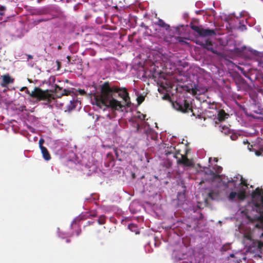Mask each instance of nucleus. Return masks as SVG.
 <instances>
[{
    "instance_id": "obj_1",
    "label": "nucleus",
    "mask_w": 263,
    "mask_h": 263,
    "mask_svg": "<svg viewBox=\"0 0 263 263\" xmlns=\"http://www.w3.org/2000/svg\"><path fill=\"white\" fill-rule=\"evenodd\" d=\"M120 97L128 105L129 97L126 90L111 87L104 83L101 87V95L93 102V107L100 114L104 119L112 120L109 123V133L116 135L120 130L119 120L127 112L126 107L118 101Z\"/></svg>"
},
{
    "instance_id": "obj_2",
    "label": "nucleus",
    "mask_w": 263,
    "mask_h": 263,
    "mask_svg": "<svg viewBox=\"0 0 263 263\" xmlns=\"http://www.w3.org/2000/svg\"><path fill=\"white\" fill-rule=\"evenodd\" d=\"M220 187L208 193V197L213 200L228 199L231 202L242 201L247 196L248 184L242 176L237 174L233 178L219 176Z\"/></svg>"
},
{
    "instance_id": "obj_3",
    "label": "nucleus",
    "mask_w": 263,
    "mask_h": 263,
    "mask_svg": "<svg viewBox=\"0 0 263 263\" xmlns=\"http://www.w3.org/2000/svg\"><path fill=\"white\" fill-rule=\"evenodd\" d=\"M237 219L239 216L241 224L256 221L254 225L258 231L260 238H263V188H257L252 193V200L244 207H241L236 215Z\"/></svg>"
},
{
    "instance_id": "obj_4",
    "label": "nucleus",
    "mask_w": 263,
    "mask_h": 263,
    "mask_svg": "<svg viewBox=\"0 0 263 263\" xmlns=\"http://www.w3.org/2000/svg\"><path fill=\"white\" fill-rule=\"evenodd\" d=\"M145 115L138 112L130 120V121L132 122L133 125L136 127L137 132H142V129H143V132L147 134L151 130V129L148 123L145 121Z\"/></svg>"
},
{
    "instance_id": "obj_5",
    "label": "nucleus",
    "mask_w": 263,
    "mask_h": 263,
    "mask_svg": "<svg viewBox=\"0 0 263 263\" xmlns=\"http://www.w3.org/2000/svg\"><path fill=\"white\" fill-rule=\"evenodd\" d=\"M180 154L179 151H177L175 146L168 147L167 150L165 151V156L167 157L172 156L177 159V162L179 164H183L185 166H191L193 165L192 162L183 155L180 154V157H178V155Z\"/></svg>"
},
{
    "instance_id": "obj_6",
    "label": "nucleus",
    "mask_w": 263,
    "mask_h": 263,
    "mask_svg": "<svg viewBox=\"0 0 263 263\" xmlns=\"http://www.w3.org/2000/svg\"><path fill=\"white\" fill-rule=\"evenodd\" d=\"M244 243L246 247H248L253 252L262 254L263 241L254 240L249 235H246L244 238Z\"/></svg>"
},
{
    "instance_id": "obj_7",
    "label": "nucleus",
    "mask_w": 263,
    "mask_h": 263,
    "mask_svg": "<svg viewBox=\"0 0 263 263\" xmlns=\"http://www.w3.org/2000/svg\"><path fill=\"white\" fill-rule=\"evenodd\" d=\"M27 93L29 95L28 99L30 104H36L37 102L45 98V93L40 88L35 87L33 91L30 92L27 90Z\"/></svg>"
},
{
    "instance_id": "obj_8",
    "label": "nucleus",
    "mask_w": 263,
    "mask_h": 263,
    "mask_svg": "<svg viewBox=\"0 0 263 263\" xmlns=\"http://www.w3.org/2000/svg\"><path fill=\"white\" fill-rule=\"evenodd\" d=\"M191 29L202 37L211 36L215 35V32L213 29H204L201 26H198L191 24Z\"/></svg>"
},
{
    "instance_id": "obj_9",
    "label": "nucleus",
    "mask_w": 263,
    "mask_h": 263,
    "mask_svg": "<svg viewBox=\"0 0 263 263\" xmlns=\"http://www.w3.org/2000/svg\"><path fill=\"white\" fill-rule=\"evenodd\" d=\"M198 44L201 46L203 48L211 51L212 53L220 55L221 52L217 50L216 46L209 40L204 41H198Z\"/></svg>"
},
{
    "instance_id": "obj_10",
    "label": "nucleus",
    "mask_w": 263,
    "mask_h": 263,
    "mask_svg": "<svg viewBox=\"0 0 263 263\" xmlns=\"http://www.w3.org/2000/svg\"><path fill=\"white\" fill-rule=\"evenodd\" d=\"M97 215V212L96 211H92L89 213H82L78 216L76 217L71 222V226H72L74 223L77 221H80L82 219H85L89 218L90 217H96Z\"/></svg>"
},
{
    "instance_id": "obj_11",
    "label": "nucleus",
    "mask_w": 263,
    "mask_h": 263,
    "mask_svg": "<svg viewBox=\"0 0 263 263\" xmlns=\"http://www.w3.org/2000/svg\"><path fill=\"white\" fill-rule=\"evenodd\" d=\"M212 158H209V162L210 164L209 165V167H206V166H201V165L199 164L198 166L200 167V171L201 172H203L205 175H210L212 177H215V173L214 171L211 168V165H213V163L212 162Z\"/></svg>"
},
{
    "instance_id": "obj_12",
    "label": "nucleus",
    "mask_w": 263,
    "mask_h": 263,
    "mask_svg": "<svg viewBox=\"0 0 263 263\" xmlns=\"http://www.w3.org/2000/svg\"><path fill=\"white\" fill-rule=\"evenodd\" d=\"M173 106L176 110H179L182 112H188L189 110H190L189 104L185 102L182 104H179L177 102L175 104H173Z\"/></svg>"
},
{
    "instance_id": "obj_13",
    "label": "nucleus",
    "mask_w": 263,
    "mask_h": 263,
    "mask_svg": "<svg viewBox=\"0 0 263 263\" xmlns=\"http://www.w3.org/2000/svg\"><path fill=\"white\" fill-rule=\"evenodd\" d=\"M81 102L78 98H73L70 101V104L67 106L68 111H70L77 107L80 108Z\"/></svg>"
},
{
    "instance_id": "obj_14",
    "label": "nucleus",
    "mask_w": 263,
    "mask_h": 263,
    "mask_svg": "<svg viewBox=\"0 0 263 263\" xmlns=\"http://www.w3.org/2000/svg\"><path fill=\"white\" fill-rule=\"evenodd\" d=\"M81 102L78 98H73L70 101V104L67 106L68 111H70L77 107L80 108Z\"/></svg>"
},
{
    "instance_id": "obj_15",
    "label": "nucleus",
    "mask_w": 263,
    "mask_h": 263,
    "mask_svg": "<svg viewBox=\"0 0 263 263\" xmlns=\"http://www.w3.org/2000/svg\"><path fill=\"white\" fill-rule=\"evenodd\" d=\"M230 257L234 258V262L238 263L241 261L242 259H245L246 258L240 251L236 252L235 253H233L230 254Z\"/></svg>"
},
{
    "instance_id": "obj_16",
    "label": "nucleus",
    "mask_w": 263,
    "mask_h": 263,
    "mask_svg": "<svg viewBox=\"0 0 263 263\" xmlns=\"http://www.w3.org/2000/svg\"><path fill=\"white\" fill-rule=\"evenodd\" d=\"M3 82L1 85L2 87H6L7 85L13 83L14 79H12L8 74L2 76Z\"/></svg>"
},
{
    "instance_id": "obj_17",
    "label": "nucleus",
    "mask_w": 263,
    "mask_h": 263,
    "mask_svg": "<svg viewBox=\"0 0 263 263\" xmlns=\"http://www.w3.org/2000/svg\"><path fill=\"white\" fill-rule=\"evenodd\" d=\"M40 149L44 159L46 161L49 160L51 157L47 149L45 147H42V148Z\"/></svg>"
},
{
    "instance_id": "obj_18",
    "label": "nucleus",
    "mask_w": 263,
    "mask_h": 263,
    "mask_svg": "<svg viewBox=\"0 0 263 263\" xmlns=\"http://www.w3.org/2000/svg\"><path fill=\"white\" fill-rule=\"evenodd\" d=\"M229 115L225 113V112L223 110H220L218 112L217 114V119L219 121H221L224 120L226 118H228Z\"/></svg>"
},
{
    "instance_id": "obj_19",
    "label": "nucleus",
    "mask_w": 263,
    "mask_h": 263,
    "mask_svg": "<svg viewBox=\"0 0 263 263\" xmlns=\"http://www.w3.org/2000/svg\"><path fill=\"white\" fill-rule=\"evenodd\" d=\"M157 24L162 28H164L166 30H168L170 29V26L166 24L162 20L159 19Z\"/></svg>"
},
{
    "instance_id": "obj_20",
    "label": "nucleus",
    "mask_w": 263,
    "mask_h": 263,
    "mask_svg": "<svg viewBox=\"0 0 263 263\" xmlns=\"http://www.w3.org/2000/svg\"><path fill=\"white\" fill-rule=\"evenodd\" d=\"M57 233H58V236L62 239L67 238L68 237H71L73 235V233L70 234L69 233H64L63 234H61V232L60 231V229L59 228L57 229Z\"/></svg>"
},
{
    "instance_id": "obj_21",
    "label": "nucleus",
    "mask_w": 263,
    "mask_h": 263,
    "mask_svg": "<svg viewBox=\"0 0 263 263\" xmlns=\"http://www.w3.org/2000/svg\"><path fill=\"white\" fill-rule=\"evenodd\" d=\"M219 130L221 131V133H223L226 135L231 134L230 129L227 126H220Z\"/></svg>"
},
{
    "instance_id": "obj_22",
    "label": "nucleus",
    "mask_w": 263,
    "mask_h": 263,
    "mask_svg": "<svg viewBox=\"0 0 263 263\" xmlns=\"http://www.w3.org/2000/svg\"><path fill=\"white\" fill-rule=\"evenodd\" d=\"M212 168L214 171L215 176H216L215 174L218 175L219 173H220L222 171V167L221 166L216 164L214 165V166H212Z\"/></svg>"
},
{
    "instance_id": "obj_23",
    "label": "nucleus",
    "mask_w": 263,
    "mask_h": 263,
    "mask_svg": "<svg viewBox=\"0 0 263 263\" xmlns=\"http://www.w3.org/2000/svg\"><path fill=\"white\" fill-rule=\"evenodd\" d=\"M128 228L131 231L135 232L136 234L139 233L136 224L130 223L128 224Z\"/></svg>"
},
{
    "instance_id": "obj_24",
    "label": "nucleus",
    "mask_w": 263,
    "mask_h": 263,
    "mask_svg": "<svg viewBox=\"0 0 263 263\" xmlns=\"http://www.w3.org/2000/svg\"><path fill=\"white\" fill-rule=\"evenodd\" d=\"M105 219L106 217L104 215H101L98 219V223L99 224H103L105 223Z\"/></svg>"
},
{
    "instance_id": "obj_25",
    "label": "nucleus",
    "mask_w": 263,
    "mask_h": 263,
    "mask_svg": "<svg viewBox=\"0 0 263 263\" xmlns=\"http://www.w3.org/2000/svg\"><path fill=\"white\" fill-rule=\"evenodd\" d=\"M48 10L46 8H41L38 9L37 13L39 14H44L48 13Z\"/></svg>"
},
{
    "instance_id": "obj_26",
    "label": "nucleus",
    "mask_w": 263,
    "mask_h": 263,
    "mask_svg": "<svg viewBox=\"0 0 263 263\" xmlns=\"http://www.w3.org/2000/svg\"><path fill=\"white\" fill-rule=\"evenodd\" d=\"M164 166L166 167V168H170L173 164L172 162L169 159H167L166 161H164Z\"/></svg>"
},
{
    "instance_id": "obj_27",
    "label": "nucleus",
    "mask_w": 263,
    "mask_h": 263,
    "mask_svg": "<svg viewBox=\"0 0 263 263\" xmlns=\"http://www.w3.org/2000/svg\"><path fill=\"white\" fill-rule=\"evenodd\" d=\"M7 10L6 7L5 6H0V16H4Z\"/></svg>"
},
{
    "instance_id": "obj_28",
    "label": "nucleus",
    "mask_w": 263,
    "mask_h": 263,
    "mask_svg": "<svg viewBox=\"0 0 263 263\" xmlns=\"http://www.w3.org/2000/svg\"><path fill=\"white\" fill-rule=\"evenodd\" d=\"M78 221H77L76 223H74L72 226L70 225V227L72 228L73 226L74 227H78V229L76 230V235L77 236H79L81 233V229L80 228V226H77V223L78 222Z\"/></svg>"
},
{
    "instance_id": "obj_29",
    "label": "nucleus",
    "mask_w": 263,
    "mask_h": 263,
    "mask_svg": "<svg viewBox=\"0 0 263 263\" xmlns=\"http://www.w3.org/2000/svg\"><path fill=\"white\" fill-rule=\"evenodd\" d=\"M21 110L22 111H30L33 112L34 111V107L27 108L26 106H23L21 107Z\"/></svg>"
},
{
    "instance_id": "obj_30",
    "label": "nucleus",
    "mask_w": 263,
    "mask_h": 263,
    "mask_svg": "<svg viewBox=\"0 0 263 263\" xmlns=\"http://www.w3.org/2000/svg\"><path fill=\"white\" fill-rule=\"evenodd\" d=\"M230 138L232 140H236L238 137V135L235 133H231L230 135Z\"/></svg>"
},
{
    "instance_id": "obj_31",
    "label": "nucleus",
    "mask_w": 263,
    "mask_h": 263,
    "mask_svg": "<svg viewBox=\"0 0 263 263\" xmlns=\"http://www.w3.org/2000/svg\"><path fill=\"white\" fill-rule=\"evenodd\" d=\"M85 167L86 168H88V169H89V171H92V172H93L95 171L96 170V166L94 165H89V164H86L85 166Z\"/></svg>"
},
{
    "instance_id": "obj_32",
    "label": "nucleus",
    "mask_w": 263,
    "mask_h": 263,
    "mask_svg": "<svg viewBox=\"0 0 263 263\" xmlns=\"http://www.w3.org/2000/svg\"><path fill=\"white\" fill-rule=\"evenodd\" d=\"M248 15L249 16V14L247 12L243 11L239 13V16H236V17L237 18H238L239 17H245V16H247Z\"/></svg>"
},
{
    "instance_id": "obj_33",
    "label": "nucleus",
    "mask_w": 263,
    "mask_h": 263,
    "mask_svg": "<svg viewBox=\"0 0 263 263\" xmlns=\"http://www.w3.org/2000/svg\"><path fill=\"white\" fill-rule=\"evenodd\" d=\"M6 21L0 22V30H3L6 28Z\"/></svg>"
},
{
    "instance_id": "obj_34",
    "label": "nucleus",
    "mask_w": 263,
    "mask_h": 263,
    "mask_svg": "<svg viewBox=\"0 0 263 263\" xmlns=\"http://www.w3.org/2000/svg\"><path fill=\"white\" fill-rule=\"evenodd\" d=\"M144 100V97L142 96L138 97L137 101L139 104H141Z\"/></svg>"
},
{
    "instance_id": "obj_35",
    "label": "nucleus",
    "mask_w": 263,
    "mask_h": 263,
    "mask_svg": "<svg viewBox=\"0 0 263 263\" xmlns=\"http://www.w3.org/2000/svg\"><path fill=\"white\" fill-rule=\"evenodd\" d=\"M221 17L222 19L224 20L226 22H229L230 16L224 14L223 16H221Z\"/></svg>"
},
{
    "instance_id": "obj_36",
    "label": "nucleus",
    "mask_w": 263,
    "mask_h": 263,
    "mask_svg": "<svg viewBox=\"0 0 263 263\" xmlns=\"http://www.w3.org/2000/svg\"><path fill=\"white\" fill-rule=\"evenodd\" d=\"M238 29L240 30V31H245L247 29V27L246 25H241L240 24L238 27Z\"/></svg>"
},
{
    "instance_id": "obj_37",
    "label": "nucleus",
    "mask_w": 263,
    "mask_h": 263,
    "mask_svg": "<svg viewBox=\"0 0 263 263\" xmlns=\"http://www.w3.org/2000/svg\"><path fill=\"white\" fill-rule=\"evenodd\" d=\"M255 153V155L257 156H260L263 155V151H260L256 150Z\"/></svg>"
},
{
    "instance_id": "obj_38",
    "label": "nucleus",
    "mask_w": 263,
    "mask_h": 263,
    "mask_svg": "<svg viewBox=\"0 0 263 263\" xmlns=\"http://www.w3.org/2000/svg\"><path fill=\"white\" fill-rule=\"evenodd\" d=\"M44 143V140L43 138H41L39 140V146L40 148H42L43 143Z\"/></svg>"
},
{
    "instance_id": "obj_39",
    "label": "nucleus",
    "mask_w": 263,
    "mask_h": 263,
    "mask_svg": "<svg viewBox=\"0 0 263 263\" xmlns=\"http://www.w3.org/2000/svg\"><path fill=\"white\" fill-rule=\"evenodd\" d=\"M49 20V18H48L39 19L36 21V22L37 23H40L42 22H46V21H48Z\"/></svg>"
},
{
    "instance_id": "obj_40",
    "label": "nucleus",
    "mask_w": 263,
    "mask_h": 263,
    "mask_svg": "<svg viewBox=\"0 0 263 263\" xmlns=\"http://www.w3.org/2000/svg\"><path fill=\"white\" fill-rule=\"evenodd\" d=\"M185 256L186 255L185 254H182L181 255V256H176V258L179 260H183V259H185Z\"/></svg>"
},
{
    "instance_id": "obj_41",
    "label": "nucleus",
    "mask_w": 263,
    "mask_h": 263,
    "mask_svg": "<svg viewBox=\"0 0 263 263\" xmlns=\"http://www.w3.org/2000/svg\"><path fill=\"white\" fill-rule=\"evenodd\" d=\"M258 66L260 68H263V62L258 61Z\"/></svg>"
},
{
    "instance_id": "obj_42",
    "label": "nucleus",
    "mask_w": 263,
    "mask_h": 263,
    "mask_svg": "<svg viewBox=\"0 0 263 263\" xmlns=\"http://www.w3.org/2000/svg\"><path fill=\"white\" fill-rule=\"evenodd\" d=\"M238 50V48H236L235 46H234L233 48L230 49L229 50L231 51H237Z\"/></svg>"
},
{
    "instance_id": "obj_43",
    "label": "nucleus",
    "mask_w": 263,
    "mask_h": 263,
    "mask_svg": "<svg viewBox=\"0 0 263 263\" xmlns=\"http://www.w3.org/2000/svg\"><path fill=\"white\" fill-rule=\"evenodd\" d=\"M178 41H179V42H180V43H186V42H184V41H183V40H182V39L180 38V37H179Z\"/></svg>"
},
{
    "instance_id": "obj_44",
    "label": "nucleus",
    "mask_w": 263,
    "mask_h": 263,
    "mask_svg": "<svg viewBox=\"0 0 263 263\" xmlns=\"http://www.w3.org/2000/svg\"><path fill=\"white\" fill-rule=\"evenodd\" d=\"M28 57V60L32 59L33 57L31 55H27Z\"/></svg>"
},
{
    "instance_id": "obj_45",
    "label": "nucleus",
    "mask_w": 263,
    "mask_h": 263,
    "mask_svg": "<svg viewBox=\"0 0 263 263\" xmlns=\"http://www.w3.org/2000/svg\"><path fill=\"white\" fill-rule=\"evenodd\" d=\"M24 89H26V93H27V90H28L27 89V88L26 87H23V88L21 89V90H24Z\"/></svg>"
},
{
    "instance_id": "obj_46",
    "label": "nucleus",
    "mask_w": 263,
    "mask_h": 263,
    "mask_svg": "<svg viewBox=\"0 0 263 263\" xmlns=\"http://www.w3.org/2000/svg\"><path fill=\"white\" fill-rule=\"evenodd\" d=\"M243 144H247V143H248V140H244V141H243Z\"/></svg>"
},
{
    "instance_id": "obj_47",
    "label": "nucleus",
    "mask_w": 263,
    "mask_h": 263,
    "mask_svg": "<svg viewBox=\"0 0 263 263\" xmlns=\"http://www.w3.org/2000/svg\"><path fill=\"white\" fill-rule=\"evenodd\" d=\"M248 149L251 151V148L252 147V145H251L250 147L249 146V145L248 146Z\"/></svg>"
},
{
    "instance_id": "obj_48",
    "label": "nucleus",
    "mask_w": 263,
    "mask_h": 263,
    "mask_svg": "<svg viewBox=\"0 0 263 263\" xmlns=\"http://www.w3.org/2000/svg\"><path fill=\"white\" fill-rule=\"evenodd\" d=\"M93 223V221H88V224L89 225V224H92Z\"/></svg>"
},
{
    "instance_id": "obj_49",
    "label": "nucleus",
    "mask_w": 263,
    "mask_h": 263,
    "mask_svg": "<svg viewBox=\"0 0 263 263\" xmlns=\"http://www.w3.org/2000/svg\"><path fill=\"white\" fill-rule=\"evenodd\" d=\"M213 161L216 163V162H217V158H214L213 159Z\"/></svg>"
},
{
    "instance_id": "obj_50",
    "label": "nucleus",
    "mask_w": 263,
    "mask_h": 263,
    "mask_svg": "<svg viewBox=\"0 0 263 263\" xmlns=\"http://www.w3.org/2000/svg\"><path fill=\"white\" fill-rule=\"evenodd\" d=\"M171 146H172V145H171V146H170V147H171ZM168 147H170V146H167L166 147V146H164V148H166V149H165V151H166V150H167V149ZM164 153H165V151H164Z\"/></svg>"
},
{
    "instance_id": "obj_51",
    "label": "nucleus",
    "mask_w": 263,
    "mask_h": 263,
    "mask_svg": "<svg viewBox=\"0 0 263 263\" xmlns=\"http://www.w3.org/2000/svg\"><path fill=\"white\" fill-rule=\"evenodd\" d=\"M221 250L222 251H226V250L224 249V246L223 247H222Z\"/></svg>"
},
{
    "instance_id": "obj_52",
    "label": "nucleus",
    "mask_w": 263,
    "mask_h": 263,
    "mask_svg": "<svg viewBox=\"0 0 263 263\" xmlns=\"http://www.w3.org/2000/svg\"><path fill=\"white\" fill-rule=\"evenodd\" d=\"M182 263H189L187 261L183 260Z\"/></svg>"
},
{
    "instance_id": "obj_53",
    "label": "nucleus",
    "mask_w": 263,
    "mask_h": 263,
    "mask_svg": "<svg viewBox=\"0 0 263 263\" xmlns=\"http://www.w3.org/2000/svg\"><path fill=\"white\" fill-rule=\"evenodd\" d=\"M248 20H249V18H247L246 19V22H247V23H248Z\"/></svg>"
},
{
    "instance_id": "obj_54",
    "label": "nucleus",
    "mask_w": 263,
    "mask_h": 263,
    "mask_svg": "<svg viewBox=\"0 0 263 263\" xmlns=\"http://www.w3.org/2000/svg\"><path fill=\"white\" fill-rule=\"evenodd\" d=\"M70 241L69 239H66V242H69Z\"/></svg>"
},
{
    "instance_id": "obj_55",
    "label": "nucleus",
    "mask_w": 263,
    "mask_h": 263,
    "mask_svg": "<svg viewBox=\"0 0 263 263\" xmlns=\"http://www.w3.org/2000/svg\"><path fill=\"white\" fill-rule=\"evenodd\" d=\"M37 138L36 137H35L34 138V140H36Z\"/></svg>"
},
{
    "instance_id": "obj_56",
    "label": "nucleus",
    "mask_w": 263,
    "mask_h": 263,
    "mask_svg": "<svg viewBox=\"0 0 263 263\" xmlns=\"http://www.w3.org/2000/svg\"><path fill=\"white\" fill-rule=\"evenodd\" d=\"M190 263H192V262H191V261H190Z\"/></svg>"
},
{
    "instance_id": "obj_57",
    "label": "nucleus",
    "mask_w": 263,
    "mask_h": 263,
    "mask_svg": "<svg viewBox=\"0 0 263 263\" xmlns=\"http://www.w3.org/2000/svg\"><path fill=\"white\" fill-rule=\"evenodd\" d=\"M61 1H63L64 0H61Z\"/></svg>"
}]
</instances>
